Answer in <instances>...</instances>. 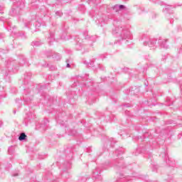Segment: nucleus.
<instances>
[{
  "label": "nucleus",
  "instance_id": "obj_11",
  "mask_svg": "<svg viewBox=\"0 0 182 182\" xmlns=\"http://www.w3.org/2000/svg\"><path fill=\"white\" fill-rule=\"evenodd\" d=\"M53 58H55L57 60H60V55L58 54V56L56 55H53Z\"/></svg>",
  "mask_w": 182,
  "mask_h": 182
},
{
  "label": "nucleus",
  "instance_id": "obj_14",
  "mask_svg": "<svg viewBox=\"0 0 182 182\" xmlns=\"http://www.w3.org/2000/svg\"><path fill=\"white\" fill-rule=\"evenodd\" d=\"M171 9V6H168V7L165 8V11H168Z\"/></svg>",
  "mask_w": 182,
  "mask_h": 182
},
{
  "label": "nucleus",
  "instance_id": "obj_8",
  "mask_svg": "<svg viewBox=\"0 0 182 182\" xmlns=\"http://www.w3.org/2000/svg\"><path fill=\"white\" fill-rule=\"evenodd\" d=\"M82 46H83V45H82V43H77V44H76V49L77 50H82Z\"/></svg>",
  "mask_w": 182,
  "mask_h": 182
},
{
  "label": "nucleus",
  "instance_id": "obj_4",
  "mask_svg": "<svg viewBox=\"0 0 182 182\" xmlns=\"http://www.w3.org/2000/svg\"><path fill=\"white\" fill-rule=\"evenodd\" d=\"M158 43L161 48H164V49H168V45H167V40L164 38H159L158 41Z\"/></svg>",
  "mask_w": 182,
  "mask_h": 182
},
{
  "label": "nucleus",
  "instance_id": "obj_6",
  "mask_svg": "<svg viewBox=\"0 0 182 182\" xmlns=\"http://www.w3.org/2000/svg\"><path fill=\"white\" fill-rule=\"evenodd\" d=\"M8 25H9V26H10V29H9V31L11 32V36H15V35H16V32H15V31H14V29H15V26H14V27H12L11 26V23H8ZM12 29H13V31H12Z\"/></svg>",
  "mask_w": 182,
  "mask_h": 182
},
{
  "label": "nucleus",
  "instance_id": "obj_22",
  "mask_svg": "<svg viewBox=\"0 0 182 182\" xmlns=\"http://www.w3.org/2000/svg\"><path fill=\"white\" fill-rule=\"evenodd\" d=\"M0 14H4V11H1Z\"/></svg>",
  "mask_w": 182,
  "mask_h": 182
},
{
  "label": "nucleus",
  "instance_id": "obj_12",
  "mask_svg": "<svg viewBox=\"0 0 182 182\" xmlns=\"http://www.w3.org/2000/svg\"><path fill=\"white\" fill-rule=\"evenodd\" d=\"M55 15H57V16H62V13L60 11H56Z\"/></svg>",
  "mask_w": 182,
  "mask_h": 182
},
{
  "label": "nucleus",
  "instance_id": "obj_9",
  "mask_svg": "<svg viewBox=\"0 0 182 182\" xmlns=\"http://www.w3.org/2000/svg\"><path fill=\"white\" fill-rule=\"evenodd\" d=\"M116 8H119V9H124V5H117L116 4L114 7L113 9H116Z\"/></svg>",
  "mask_w": 182,
  "mask_h": 182
},
{
  "label": "nucleus",
  "instance_id": "obj_3",
  "mask_svg": "<svg viewBox=\"0 0 182 182\" xmlns=\"http://www.w3.org/2000/svg\"><path fill=\"white\" fill-rule=\"evenodd\" d=\"M143 43L145 46H149V48H153L156 43V40L154 38H150L149 37L144 36L142 38Z\"/></svg>",
  "mask_w": 182,
  "mask_h": 182
},
{
  "label": "nucleus",
  "instance_id": "obj_2",
  "mask_svg": "<svg viewBox=\"0 0 182 182\" xmlns=\"http://www.w3.org/2000/svg\"><path fill=\"white\" fill-rule=\"evenodd\" d=\"M25 8V1H17L14 4V7L10 11L11 15L16 16V15H19L21 14V10Z\"/></svg>",
  "mask_w": 182,
  "mask_h": 182
},
{
  "label": "nucleus",
  "instance_id": "obj_20",
  "mask_svg": "<svg viewBox=\"0 0 182 182\" xmlns=\"http://www.w3.org/2000/svg\"><path fill=\"white\" fill-rule=\"evenodd\" d=\"M58 123H60V124H61L60 121L57 120Z\"/></svg>",
  "mask_w": 182,
  "mask_h": 182
},
{
  "label": "nucleus",
  "instance_id": "obj_21",
  "mask_svg": "<svg viewBox=\"0 0 182 182\" xmlns=\"http://www.w3.org/2000/svg\"><path fill=\"white\" fill-rule=\"evenodd\" d=\"M14 114H15L16 113V111L14 110Z\"/></svg>",
  "mask_w": 182,
  "mask_h": 182
},
{
  "label": "nucleus",
  "instance_id": "obj_13",
  "mask_svg": "<svg viewBox=\"0 0 182 182\" xmlns=\"http://www.w3.org/2000/svg\"><path fill=\"white\" fill-rule=\"evenodd\" d=\"M2 38H5V34L0 33V39H2Z\"/></svg>",
  "mask_w": 182,
  "mask_h": 182
},
{
  "label": "nucleus",
  "instance_id": "obj_7",
  "mask_svg": "<svg viewBox=\"0 0 182 182\" xmlns=\"http://www.w3.org/2000/svg\"><path fill=\"white\" fill-rule=\"evenodd\" d=\"M32 46H41L42 45V43L41 41H33L31 43Z\"/></svg>",
  "mask_w": 182,
  "mask_h": 182
},
{
  "label": "nucleus",
  "instance_id": "obj_16",
  "mask_svg": "<svg viewBox=\"0 0 182 182\" xmlns=\"http://www.w3.org/2000/svg\"><path fill=\"white\" fill-rule=\"evenodd\" d=\"M39 26H41V23L37 22L36 24V28H39Z\"/></svg>",
  "mask_w": 182,
  "mask_h": 182
},
{
  "label": "nucleus",
  "instance_id": "obj_5",
  "mask_svg": "<svg viewBox=\"0 0 182 182\" xmlns=\"http://www.w3.org/2000/svg\"><path fill=\"white\" fill-rule=\"evenodd\" d=\"M18 140H20V141H23V140H26V134H25V133H21L18 137Z\"/></svg>",
  "mask_w": 182,
  "mask_h": 182
},
{
  "label": "nucleus",
  "instance_id": "obj_1",
  "mask_svg": "<svg viewBox=\"0 0 182 182\" xmlns=\"http://www.w3.org/2000/svg\"><path fill=\"white\" fill-rule=\"evenodd\" d=\"M112 35L116 36L118 41H124L130 38V31L123 26L116 27L112 31Z\"/></svg>",
  "mask_w": 182,
  "mask_h": 182
},
{
  "label": "nucleus",
  "instance_id": "obj_15",
  "mask_svg": "<svg viewBox=\"0 0 182 182\" xmlns=\"http://www.w3.org/2000/svg\"><path fill=\"white\" fill-rule=\"evenodd\" d=\"M67 62V68H70V64L68 63H69V60H66Z\"/></svg>",
  "mask_w": 182,
  "mask_h": 182
},
{
  "label": "nucleus",
  "instance_id": "obj_17",
  "mask_svg": "<svg viewBox=\"0 0 182 182\" xmlns=\"http://www.w3.org/2000/svg\"><path fill=\"white\" fill-rule=\"evenodd\" d=\"M119 7H116V9H114V11H116V12H117V11H119Z\"/></svg>",
  "mask_w": 182,
  "mask_h": 182
},
{
  "label": "nucleus",
  "instance_id": "obj_10",
  "mask_svg": "<svg viewBox=\"0 0 182 182\" xmlns=\"http://www.w3.org/2000/svg\"><path fill=\"white\" fill-rule=\"evenodd\" d=\"M49 45H52V42H53V37L49 38L48 39Z\"/></svg>",
  "mask_w": 182,
  "mask_h": 182
},
{
  "label": "nucleus",
  "instance_id": "obj_18",
  "mask_svg": "<svg viewBox=\"0 0 182 182\" xmlns=\"http://www.w3.org/2000/svg\"><path fill=\"white\" fill-rule=\"evenodd\" d=\"M93 175H94V176H98L99 173H96V172H93Z\"/></svg>",
  "mask_w": 182,
  "mask_h": 182
},
{
  "label": "nucleus",
  "instance_id": "obj_19",
  "mask_svg": "<svg viewBox=\"0 0 182 182\" xmlns=\"http://www.w3.org/2000/svg\"><path fill=\"white\" fill-rule=\"evenodd\" d=\"M62 126H65V122H63V123L61 122Z\"/></svg>",
  "mask_w": 182,
  "mask_h": 182
}]
</instances>
